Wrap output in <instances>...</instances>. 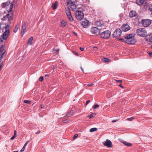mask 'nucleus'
<instances>
[{"label":"nucleus","mask_w":152,"mask_h":152,"mask_svg":"<svg viewBox=\"0 0 152 152\" xmlns=\"http://www.w3.org/2000/svg\"><path fill=\"white\" fill-rule=\"evenodd\" d=\"M0 28L2 31L4 32L2 36H0V43H1L4 39H6L8 37L10 33V26L8 24L1 23Z\"/></svg>","instance_id":"obj_1"},{"label":"nucleus","mask_w":152,"mask_h":152,"mask_svg":"<svg viewBox=\"0 0 152 152\" xmlns=\"http://www.w3.org/2000/svg\"><path fill=\"white\" fill-rule=\"evenodd\" d=\"M134 36L135 35L133 34L127 35L125 37L126 42L129 44H133L135 43L136 42V40L134 38Z\"/></svg>","instance_id":"obj_2"},{"label":"nucleus","mask_w":152,"mask_h":152,"mask_svg":"<svg viewBox=\"0 0 152 152\" xmlns=\"http://www.w3.org/2000/svg\"><path fill=\"white\" fill-rule=\"evenodd\" d=\"M82 7L79 8L75 12V15L76 19L78 20H81L84 18V14L83 12Z\"/></svg>","instance_id":"obj_3"},{"label":"nucleus","mask_w":152,"mask_h":152,"mask_svg":"<svg viewBox=\"0 0 152 152\" xmlns=\"http://www.w3.org/2000/svg\"><path fill=\"white\" fill-rule=\"evenodd\" d=\"M137 34L141 37H145L147 34V31L144 28H140L137 29Z\"/></svg>","instance_id":"obj_4"},{"label":"nucleus","mask_w":152,"mask_h":152,"mask_svg":"<svg viewBox=\"0 0 152 152\" xmlns=\"http://www.w3.org/2000/svg\"><path fill=\"white\" fill-rule=\"evenodd\" d=\"M110 32L108 30H107L101 33L100 36L103 39H108L110 37Z\"/></svg>","instance_id":"obj_5"},{"label":"nucleus","mask_w":152,"mask_h":152,"mask_svg":"<svg viewBox=\"0 0 152 152\" xmlns=\"http://www.w3.org/2000/svg\"><path fill=\"white\" fill-rule=\"evenodd\" d=\"M121 31L119 28L117 29L113 34V37L118 38L119 37L121 34Z\"/></svg>","instance_id":"obj_6"},{"label":"nucleus","mask_w":152,"mask_h":152,"mask_svg":"<svg viewBox=\"0 0 152 152\" xmlns=\"http://www.w3.org/2000/svg\"><path fill=\"white\" fill-rule=\"evenodd\" d=\"M151 21L150 19L144 20H142V23L143 26L147 27L151 24Z\"/></svg>","instance_id":"obj_7"},{"label":"nucleus","mask_w":152,"mask_h":152,"mask_svg":"<svg viewBox=\"0 0 152 152\" xmlns=\"http://www.w3.org/2000/svg\"><path fill=\"white\" fill-rule=\"evenodd\" d=\"M91 31L92 33L98 35L100 32L99 29L96 27H92L91 28Z\"/></svg>","instance_id":"obj_8"},{"label":"nucleus","mask_w":152,"mask_h":152,"mask_svg":"<svg viewBox=\"0 0 152 152\" xmlns=\"http://www.w3.org/2000/svg\"><path fill=\"white\" fill-rule=\"evenodd\" d=\"M137 16V13L135 11H131L129 14V16L131 18H136Z\"/></svg>","instance_id":"obj_9"},{"label":"nucleus","mask_w":152,"mask_h":152,"mask_svg":"<svg viewBox=\"0 0 152 152\" xmlns=\"http://www.w3.org/2000/svg\"><path fill=\"white\" fill-rule=\"evenodd\" d=\"M103 143L104 145L106 146L108 148H111L113 146L112 142L109 140H107Z\"/></svg>","instance_id":"obj_10"},{"label":"nucleus","mask_w":152,"mask_h":152,"mask_svg":"<svg viewBox=\"0 0 152 152\" xmlns=\"http://www.w3.org/2000/svg\"><path fill=\"white\" fill-rule=\"evenodd\" d=\"M26 22H24L21 28V34L22 36L26 32Z\"/></svg>","instance_id":"obj_11"},{"label":"nucleus","mask_w":152,"mask_h":152,"mask_svg":"<svg viewBox=\"0 0 152 152\" xmlns=\"http://www.w3.org/2000/svg\"><path fill=\"white\" fill-rule=\"evenodd\" d=\"M80 7H78L76 6L75 4H74L73 2L71 3V9L74 12L77 10Z\"/></svg>","instance_id":"obj_12"},{"label":"nucleus","mask_w":152,"mask_h":152,"mask_svg":"<svg viewBox=\"0 0 152 152\" xmlns=\"http://www.w3.org/2000/svg\"><path fill=\"white\" fill-rule=\"evenodd\" d=\"M11 12H9L8 14H7L6 16H4V19L6 20L7 18L9 21H10L12 19L13 15L12 14H11L10 15V13Z\"/></svg>","instance_id":"obj_13"},{"label":"nucleus","mask_w":152,"mask_h":152,"mask_svg":"<svg viewBox=\"0 0 152 152\" xmlns=\"http://www.w3.org/2000/svg\"><path fill=\"white\" fill-rule=\"evenodd\" d=\"M122 31L124 32H126L129 31L130 29V26L127 24L123 25L121 28Z\"/></svg>","instance_id":"obj_14"},{"label":"nucleus","mask_w":152,"mask_h":152,"mask_svg":"<svg viewBox=\"0 0 152 152\" xmlns=\"http://www.w3.org/2000/svg\"><path fill=\"white\" fill-rule=\"evenodd\" d=\"M146 41L152 43V35H148L145 37Z\"/></svg>","instance_id":"obj_15"},{"label":"nucleus","mask_w":152,"mask_h":152,"mask_svg":"<svg viewBox=\"0 0 152 152\" xmlns=\"http://www.w3.org/2000/svg\"><path fill=\"white\" fill-rule=\"evenodd\" d=\"M88 24L89 21L86 19L84 20L82 22V24L84 27H86Z\"/></svg>","instance_id":"obj_16"},{"label":"nucleus","mask_w":152,"mask_h":152,"mask_svg":"<svg viewBox=\"0 0 152 152\" xmlns=\"http://www.w3.org/2000/svg\"><path fill=\"white\" fill-rule=\"evenodd\" d=\"M65 12L67 16H69L71 15L70 10L69 8H65Z\"/></svg>","instance_id":"obj_17"},{"label":"nucleus","mask_w":152,"mask_h":152,"mask_svg":"<svg viewBox=\"0 0 152 152\" xmlns=\"http://www.w3.org/2000/svg\"><path fill=\"white\" fill-rule=\"evenodd\" d=\"M58 5V2L56 1L53 4H52L51 7L53 10H55L56 9Z\"/></svg>","instance_id":"obj_18"},{"label":"nucleus","mask_w":152,"mask_h":152,"mask_svg":"<svg viewBox=\"0 0 152 152\" xmlns=\"http://www.w3.org/2000/svg\"><path fill=\"white\" fill-rule=\"evenodd\" d=\"M121 142L122 143H123L126 146H131L132 145V144L131 143L126 142L125 141L122 140L121 141Z\"/></svg>","instance_id":"obj_19"},{"label":"nucleus","mask_w":152,"mask_h":152,"mask_svg":"<svg viewBox=\"0 0 152 152\" xmlns=\"http://www.w3.org/2000/svg\"><path fill=\"white\" fill-rule=\"evenodd\" d=\"M145 0H136V3L139 5L143 4Z\"/></svg>","instance_id":"obj_20"},{"label":"nucleus","mask_w":152,"mask_h":152,"mask_svg":"<svg viewBox=\"0 0 152 152\" xmlns=\"http://www.w3.org/2000/svg\"><path fill=\"white\" fill-rule=\"evenodd\" d=\"M0 52L1 54H4L6 52L5 50L4 49V46H2L0 48Z\"/></svg>","instance_id":"obj_21"},{"label":"nucleus","mask_w":152,"mask_h":152,"mask_svg":"<svg viewBox=\"0 0 152 152\" xmlns=\"http://www.w3.org/2000/svg\"><path fill=\"white\" fill-rule=\"evenodd\" d=\"M33 37H31L28 39V44L31 45L32 44V42L33 40Z\"/></svg>","instance_id":"obj_22"},{"label":"nucleus","mask_w":152,"mask_h":152,"mask_svg":"<svg viewBox=\"0 0 152 152\" xmlns=\"http://www.w3.org/2000/svg\"><path fill=\"white\" fill-rule=\"evenodd\" d=\"M67 24L66 22L64 20H62L61 23V26L62 27H64Z\"/></svg>","instance_id":"obj_23"},{"label":"nucleus","mask_w":152,"mask_h":152,"mask_svg":"<svg viewBox=\"0 0 152 152\" xmlns=\"http://www.w3.org/2000/svg\"><path fill=\"white\" fill-rule=\"evenodd\" d=\"M10 3V2H6L3 4L2 7L3 8H5L6 6H8Z\"/></svg>","instance_id":"obj_24"},{"label":"nucleus","mask_w":152,"mask_h":152,"mask_svg":"<svg viewBox=\"0 0 152 152\" xmlns=\"http://www.w3.org/2000/svg\"><path fill=\"white\" fill-rule=\"evenodd\" d=\"M67 17L68 18L70 22H72L73 21V19L72 16V15H71L69 16H67Z\"/></svg>","instance_id":"obj_25"},{"label":"nucleus","mask_w":152,"mask_h":152,"mask_svg":"<svg viewBox=\"0 0 152 152\" xmlns=\"http://www.w3.org/2000/svg\"><path fill=\"white\" fill-rule=\"evenodd\" d=\"M73 113V112L72 111L69 112L66 114V117H69L70 115H71Z\"/></svg>","instance_id":"obj_26"},{"label":"nucleus","mask_w":152,"mask_h":152,"mask_svg":"<svg viewBox=\"0 0 152 152\" xmlns=\"http://www.w3.org/2000/svg\"><path fill=\"white\" fill-rule=\"evenodd\" d=\"M97 130V128H93L90 129V132H92L95 131H96Z\"/></svg>","instance_id":"obj_27"},{"label":"nucleus","mask_w":152,"mask_h":152,"mask_svg":"<svg viewBox=\"0 0 152 152\" xmlns=\"http://www.w3.org/2000/svg\"><path fill=\"white\" fill-rule=\"evenodd\" d=\"M16 134H17V133H16V131L15 130L14 135H13V136L10 139L11 140H13L14 139V138L16 137Z\"/></svg>","instance_id":"obj_28"},{"label":"nucleus","mask_w":152,"mask_h":152,"mask_svg":"<svg viewBox=\"0 0 152 152\" xmlns=\"http://www.w3.org/2000/svg\"><path fill=\"white\" fill-rule=\"evenodd\" d=\"M13 6V4H11L10 5V10L9 12H12L11 10L12 9Z\"/></svg>","instance_id":"obj_29"},{"label":"nucleus","mask_w":152,"mask_h":152,"mask_svg":"<svg viewBox=\"0 0 152 152\" xmlns=\"http://www.w3.org/2000/svg\"><path fill=\"white\" fill-rule=\"evenodd\" d=\"M19 28V25L17 26L16 27L15 29L14 30V32L15 33H16L17 31V30Z\"/></svg>","instance_id":"obj_30"},{"label":"nucleus","mask_w":152,"mask_h":152,"mask_svg":"<svg viewBox=\"0 0 152 152\" xmlns=\"http://www.w3.org/2000/svg\"><path fill=\"white\" fill-rule=\"evenodd\" d=\"M24 102L25 103L27 104H30L31 103V102L30 101L28 100H24Z\"/></svg>","instance_id":"obj_31"},{"label":"nucleus","mask_w":152,"mask_h":152,"mask_svg":"<svg viewBox=\"0 0 152 152\" xmlns=\"http://www.w3.org/2000/svg\"><path fill=\"white\" fill-rule=\"evenodd\" d=\"M109 59L107 58H103V61L104 62H107L108 61Z\"/></svg>","instance_id":"obj_32"},{"label":"nucleus","mask_w":152,"mask_h":152,"mask_svg":"<svg viewBox=\"0 0 152 152\" xmlns=\"http://www.w3.org/2000/svg\"><path fill=\"white\" fill-rule=\"evenodd\" d=\"M99 106V105H98V104H96L94 105V106H93V108L94 109H96V108L97 107H98Z\"/></svg>","instance_id":"obj_33"},{"label":"nucleus","mask_w":152,"mask_h":152,"mask_svg":"<svg viewBox=\"0 0 152 152\" xmlns=\"http://www.w3.org/2000/svg\"><path fill=\"white\" fill-rule=\"evenodd\" d=\"M134 119V118L133 117H132L130 118H127L126 120H127L129 121H132Z\"/></svg>","instance_id":"obj_34"},{"label":"nucleus","mask_w":152,"mask_h":152,"mask_svg":"<svg viewBox=\"0 0 152 152\" xmlns=\"http://www.w3.org/2000/svg\"><path fill=\"white\" fill-rule=\"evenodd\" d=\"M4 55V54H1L0 55V61H1V60L3 58Z\"/></svg>","instance_id":"obj_35"},{"label":"nucleus","mask_w":152,"mask_h":152,"mask_svg":"<svg viewBox=\"0 0 152 152\" xmlns=\"http://www.w3.org/2000/svg\"><path fill=\"white\" fill-rule=\"evenodd\" d=\"M95 115L93 113H91L90 116L89 118H92Z\"/></svg>","instance_id":"obj_36"},{"label":"nucleus","mask_w":152,"mask_h":152,"mask_svg":"<svg viewBox=\"0 0 152 152\" xmlns=\"http://www.w3.org/2000/svg\"><path fill=\"white\" fill-rule=\"evenodd\" d=\"M43 76H41L39 78V80L40 81H42L43 80Z\"/></svg>","instance_id":"obj_37"},{"label":"nucleus","mask_w":152,"mask_h":152,"mask_svg":"<svg viewBox=\"0 0 152 152\" xmlns=\"http://www.w3.org/2000/svg\"><path fill=\"white\" fill-rule=\"evenodd\" d=\"M93 85V83H91L88 84L87 86H88V87H90L91 86Z\"/></svg>","instance_id":"obj_38"},{"label":"nucleus","mask_w":152,"mask_h":152,"mask_svg":"<svg viewBox=\"0 0 152 152\" xmlns=\"http://www.w3.org/2000/svg\"><path fill=\"white\" fill-rule=\"evenodd\" d=\"M25 148H26V147H25V146H23V148L20 151L22 152V151H24V150H25Z\"/></svg>","instance_id":"obj_39"},{"label":"nucleus","mask_w":152,"mask_h":152,"mask_svg":"<svg viewBox=\"0 0 152 152\" xmlns=\"http://www.w3.org/2000/svg\"><path fill=\"white\" fill-rule=\"evenodd\" d=\"M149 10L152 12V6H150L148 9Z\"/></svg>","instance_id":"obj_40"},{"label":"nucleus","mask_w":152,"mask_h":152,"mask_svg":"<svg viewBox=\"0 0 152 152\" xmlns=\"http://www.w3.org/2000/svg\"><path fill=\"white\" fill-rule=\"evenodd\" d=\"M78 136V135L77 134H75L73 136V138L75 139Z\"/></svg>","instance_id":"obj_41"},{"label":"nucleus","mask_w":152,"mask_h":152,"mask_svg":"<svg viewBox=\"0 0 152 152\" xmlns=\"http://www.w3.org/2000/svg\"><path fill=\"white\" fill-rule=\"evenodd\" d=\"M93 48L94 51H96L98 49V48L96 47H94Z\"/></svg>","instance_id":"obj_42"},{"label":"nucleus","mask_w":152,"mask_h":152,"mask_svg":"<svg viewBox=\"0 0 152 152\" xmlns=\"http://www.w3.org/2000/svg\"><path fill=\"white\" fill-rule=\"evenodd\" d=\"M148 53L150 56H152V53L151 52L148 51Z\"/></svg>","instance_id":"obj_43"},{"label":"nucleus","mask_w":152,"mask_h":152,"mask_svg":"<svg viewBox=\"0 0 152 152\" xmlns=\"http://www.w3.org/2000/svg\"><path fill=\"white\" fill-rule=\"evenodd\" d=\"M116 82L117 83H121L122 82V80H115Z\"/></svg>","instance_id":"obj_44"},{"label":"nucleus","mask_w":152,"mask_h":152,"mask_svg":"<svg viewBox=\"0 0 152 152\" xmlns=\"http://www.w3.org/2000/svg\"><path fill=\"white\" fill-rule=\"evenodd\" d=\"M29 142V141H27L25 143V145H24V146H25V147H26V146L28 145V143Z\"/></svg>","instance_id":"obj_45"},{"label":"nucleus","mask_w":152,"mask_h":152,"mask_svg":"<svg viewBox=\"0 0 152 152\" xmlns=\"http://www.w3.org/2000/svg\"><path fill=\"white\" fill-rule=\"evenodd\" d=\"M63 122L65 123H67L68 122V120H64L63 121Z\"/></svg>","instance_id":"obj_46"},{"label":"nucleus","mask_w":152,"mask_h":152,"mask_svg":"<svg viewBox=\"0 0 152 152\" xmlns=\"http://www.w3.org/2000/svg\"><path fill=\"white\" fill-rule=\"evenodd\" d=\"M80 49L81 51H83L84 50V48L81 47H80Z\"/></svg>","instance_id":"obj_47"},{"label":"nucleus","mask_w":152,"mask_h":152,"mask_svg":"<svg viewBox=\"0 0 152 152\" xmlns=\"http://www.w3.org/2000/svg\"><path fill=\"white\" fill-rule=\"evenodd\" d=\"M56 51V52L57 53H58V51H59V49H56L55 50Z\"/></svg>","instance_id":"obj_48"},{"label":"nucleus","mask_w":152,"mask_h":152,"mask_svg":"<svg viewBox=\"0 0 152 152\" xmlns=\"http://www.w3.org/2000/svg\"><path fill=\"white\" fill-rule=\"evenodd\" d=\"M119 40H121V42H123L124 40V39L123 38H120L119 39Z\"/></svg>","instance_id":"obj_49"},{"label":"nucleus","mask_w":152,"mask_h":152,"mask_svg":"<svg viewBox=\"0 0 152 152\" xmlns=\"http://www.w3.org/2000/svg\"><path fill=\"white\" fill-rule=\"evenodd\" d=\"M90 102V100H88L87 101L86 103V105H87Z\"/></svg>","instance_id":"obj_50"},{"label":"nucleus","mask_w":152,"mask_h":152,"mask_svg":"<svg viewBox=\"0 0 152 152\" xmlns=\"http://www.w3.org/2000/svg\"><path fill=\"white\" fill-rule=\"evenodd\" d=\"M116 121H117V120H113L112 121V123H114V122H116Z\"/></svg>","instance_id":"obj_51"},{"label":"nucleus","mask_w":152,"mask_h":152,"mask_svg":"<svg viewBox=\"0 0 152 152\" xmlns=\"http://www.w3.org/2000/svg\"><path fill=\"white\" fill-rule=\"evenodd\" d=\"M119 86H120L121 88H124V87L122 86V85L121 84H120Z\"/></svg>","instance_id":"obj_52"},{"label":"nucleus","mask_w":152,"mask_h":152,"mask_svg":"<svg viewBox=\"0 0 152 152\" xmlns=\"http://www.w3.org/2000/svg\"><path fill=\"white\" fill-rule=\"evenodd\" d=\"M40 132V131H39V132H37L36 133V134H38Z\"/></svg>","instance_id":"obj_53"},{"label":"nucleus","mask_w":152,"mask_h":152,"mask_svg":"<svg viewBox=\"0 0 152 152\" xmlns=\"http://www.w3.org/2000/svg\"><path fill=\"white\" fill-rule=\"evenodd\" d=\"M151 17L152 18V12H151Z\"/></svg>","instance_id":"obj_54"},{"label":"nucleus","mask_w":152,"mask_h":152,"mask_svg":"<svg viewBox=\"0 0 152 152\" xmlns=\"http://www.w3.org/2000/svg\"><path fill=\"white\" fill-rule=\"evenodd\" d=\"M75 55H76V56H78V54L77 53H75Z\"/></svg>","instance_id":"obj_55"},{"label":"nucleus","mask_w":152,"mask_h":152,"mask_svg":"<svg viewBox=\"0 0 152 152\" xmlns=\"http://www.w3.org/2000/svg\"><path fill=\"white\" fill-rule=\"evenodd\" d=\"M81 70H82V71H83V70L82 68V67H81Z\"/></svg>","instance_id":"obj_56"},{"label":"nucleus","mask_w":152,"mask_h":152,"mask_svg":"<svg viewBox=\"0 0 152 152\" xmlns=\"http://www.w3.org/2000/svg\"><path fill=\"white\" fill-rule=\"evenodd\" d=\"M43 105H41V108H42L43 107Z\"/></svg>","instance_id":"obj_57"},{"label":"nucleus","mask_w":152,"mask_h":152,"mask_svg":"<svg viewBox=\"0 0 152 152\" xmlns=\"http://www.w3.org/2000/svg\"><path fill=\"white\" fill-rule=\"evenodd\" d=\"M87 86V85H86V84H85L84 86Z\"/></svg>","instance_id":"obj_58"},{"label":"nucleus","mask_w":152,"mask_h":152,"mask_svg":"<svg viewBox=\"0 0 152 152\" xmlns=\"http://www.w3.org/2000/svg\"><path fill=\"white\" fill-rule=\"evenodd\" d=\"M151 48H152V45L151 46Z\"/></svg>","instance_id":"obj_59"},{"label":"nucleus","mask_w":152,"mask_h":152,"mask_svg":"<svg viewBox=\"0 0 152 152\" xmlns=\"http://www.w3.org/2000/svg\"><path fill=\"white\" fill-rule=\"evenodd\" d=\"M13 152H18V151H13Z\"/></svg>","instance_id":"obj_60"},{"label":"nucleus","mask_w":152,"mask_h":152,"mask_svg":"<svg viewBox=\"0 0 152 152\" xmlns=\"http://www.w3.org/2000/svg\"><path fill=\"white\" fill-rule=\"evenodd\" d=\"M151 26H152V25Z\"/></svg>","instance_id":"obj_61"}]
</instances>
